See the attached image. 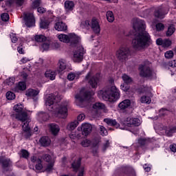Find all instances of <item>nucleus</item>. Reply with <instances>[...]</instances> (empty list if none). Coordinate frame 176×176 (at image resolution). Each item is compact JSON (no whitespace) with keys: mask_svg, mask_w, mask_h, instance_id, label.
Instances as JSON below:
<instances>
[{"mask_svg":"<svg viewBox=\"0 0 176 176\" xmlns=\"http://www.w3.org/2000/svg\"><path fill=\"white\" fill-rule=\"evenodd\" d=\"M146 27L145 21L142 19H137L133 24V28L136 33L132 39V46L138 52L145 50L152 45L151 34L145 30Z\"/></svg>","mask_w":176,"mask_h":176,"instance_id":"1","label":"nucleus"},{"mask_svg":"<svg viewBox=\"0 0 176 176\" xmlns=\"http://www.w3.org/2000/svg\"><path fill=\"white\" fill-rule=\"evenodd\" d=\"M58 97L51 94L47 98L45 104L50 112H53L57 118L65 119L68 116V104L67 102L59 103Z\"/></svg>","mask_w":176,"mask_h":176,"instance_id":"2","label":"nucleus"},{"mask_svg":"<svg viewBox=\"0 0 176 176\" xmlns=\"http://www.w3.org/2000/svg\"><path fill=\"white\" fill-rule=\"evenodd\" d=\"M13 111L14 113L12 116L19 120L22 122L23 124L22 125L23 131L22 135H23L25 140H30L32 137V132L31 131V127H30V122L28 120V113L24 111V105L22 104H15L13 107Z\"/></svg>","mask_w":176,"mask_h":176,"instance_id":"3","label":"nucleus"},{"mask_svg":"<svg viewBox=\"0 0 176 176\" xmlns=\"http://www.w3.org/2000/svg\"><path fill=\"white\" fill-rule=\"evenodd\" d=\"M99 97H102L104 101L109 102H115L120 98V91L116 86H112L110 88H106L98 91Z\"/></svg>","mask_w":176,"mask_h":176,"instance_id":"4","label":"nucleus"},{"mask_svg":"<svg viewBox=\"0 0 176 176\" xmlns=\"http://www.w3.org/2000/svg\"><path fill=\"white\" fill-rule=\"evenodd\" d=\"M82 166V158H78L74 160L71 164V168L73 173H78L77 176H84L85 175V167H81Z\"/></svg>","mask_w":176,"mask_h":176,"instance_id":"5","label":"nucleus"},{"mask_svg":"<svg viewBox=\"0 0 176 176\" xmlns=\"http://www.w3.org/2000/svg\"><path fill=\"white\" fill-rule=\"evenodd\" d=\"M85 53H86V51L82 46L78 47L76 50L74 52L73 61H74V63H82Z\"/></svg>","mask_w":176,"mask_h":176,"instance_id":"6","label":"nucleus"},{"mask_svg":"<svg viewBox=\"0 0 176 176\" xmlns=\"http://www.w3.org/2000/svg\"><path fill=\"white\" fill-rule=\"evenodd\" d=\"M168 13V7L167 6H160L155 8L154 16L156 19H164V16Z\"/></svg>","mask_w":176,"mask_h":176,"instance_id":"7","label":"nucleus"},{"mask_svg":"<svg viewBox=\"0 0 176 176\" xmlns=\"http://www.w3.org/2000/svg\"><path fill=\"white\" fill-rule=\"evenodd\" d=\"M85 80H87L88 85H89L92 89H97L98 82H100L98 77L96 76H91V72H90L85 76Z\"/></svg>","mask_w":176,"mask_h":176,"instance_id":"8","label":"nucleus"},{"mask_svg":"<svg viewBox=\"0 0 176 176\" xmlns=\"http://www.w3.org/2000/svg\"><path fill=\"white\" fill-rule=\"evenodd\" d=\"M140 76L142 78H152L153 72L149 67H145L144 65L139 66Z\"/></svg>","mask_w":176,"mask_h":176,"instance_id":"9","label":"nucleus"},{"mask_svg":"<svg viewBox=\"0 0 176 176\" xmlns=\"http://www.w3.org/2000/svg\"><path fill=\"white\" fill-rule=\"evenodd\" d=\"M12 162L10 158L7 157L5 155L0 156V167H1L3 171H8L9 168L12 166Z\"/></svg>","mask_w":176,"mask_h":176,"instance_id":"10","label":"nucleus"},{"mask_svg":"<svg viewBox=\"0 0 176 176\" xmlns=\"http://www.w3.org/2000/svg\"><path fill=\"white\" fill-rule=\"evenodd\" d=\"M129 54L130 50L127 47H120V50L116 52V57L120 60V61L126 60V58L129 57Z\"/></svg>","mask_w":176,"mask_h":176,"instance_id":"11","label":"nucleus"},{"mask_svg":"<svg viewBox=\"0 0 176 176\" xmlns=\"http://www.w3.org/2000/svg\"><path fill=\"white\" fill-rule=\"evenodd\" d=\"M23 20L26 27H28V28H31V27L35 25V16H34V14L32 13L25 14Z\"/></svg>","mask_w":176,"mask_h":176,"instance_id":"12","label":"nucleus"},{"mask_svg":"<svg viewBox=\"0 0 176 176\" xmlns=\"http://www.w3.org/2000/svg\"><path fill=\"white\" fill-rule=\"evenodd\" d=\"M80 130L82 131V135H84L85 137H87V135H89V134L91 133L93 130V126H91V124L89 123H85L82 124Z\"/></svg>","mask_w":176,"mask_h":176,"instance_id":"13","label":"nucleus"},{"mask_svg":"<svg viewBox=\"0 0 176 176\" xmlns=\"http://www.w3.org/2000/svg\"><path fill=\"white\" fill-rule=\"evenodd\" d=\"M120 171L122 174H125L126 175L135 176V174H137L135 170L130 166H122Z\"/></svg>","mask_w":176,"mask_h":176,"instance_id":"14","label":"nucleus"},{"mask_svg":"<svg viewBox=\"0 0 176 176\" xmlns=\"http://www.w3.org/2000/svg\"><path fill=\"white\" fill-rule=\"evenodd\" d=\"M91 28L95 34H100V31H101L100 23H98V21L96 19V18H93L91 20Z\"/></svg>","mask_w":176,"mask_h":176,"instance_id":"15","label":"nucleus"},{"mask_svg":"<svg viewBox=\"0 0 176 176\" xmlns=\"http://www.w3.org/2000/svg\"><path fill=\"white\" fill-rule=\"evenodd\" d=\"M126 122L127 124H129L130 126H135V127H138V126L141 124V120H140V119L131 117H128L126 118Z\"/></svg>","mask_w":176,"mask_h":176,"instance_id":"16","label":"nucleus"},{"mask_svg":"<svg viewBox=\"0 0 176 176\" xmlns=\"http://www.w3.org/2000/svg\"><path fill=\"white\" fill-rule=\"evenodd\" d=\"M75 98H76V102L77 105H78V107H83L82 104L86 100L85 99V96H83L82 92L81 91L80 94H76Z\"/></svg>","mask_w":176,"mask_h":176,"instance_id":"17","label":"nucleus"},{"mask_svg":"<svg viewBox=\"0 0 176 176\" xmlns=\"http://www.w3.org/2000/svg\"><path fill=\"white\" fill-rule=\"evenodd\" d=\"M69 43L71 46H76L79 43V36L75 34V33L69 34Z\"/></svg>","mask_w":176,"mask_h":176,"instance_id":"18","label":"nucleus"},{"mask_svg":"<svg viewBox=\"0 0 176 176\" xmlns=\"http://www.w3.org/2000/svg\"><path fill=\"white\" fill-rule=\"evenodd\" d=\"M54 28L56 31H67L68 26H67L65 23L60 21L55 23Z\"/></svg>","mask_w":176,"mask_h":176,"instance_id":"19","label":"nucleus"},{"mask_svg":"<svg viewBox=\"0 0 176 176\" xmlns=\"http://www.w3.org/2000/svg\"><path fill=\"white\" fill-rule=\"evenodd\" d=\"M51 142L52 141L50 140V138L47 136H43L39 140L41 146H44L45 148L49 146Z\"/></svg>","mask_w":176,"mask_h":176,"instance_id":"20","label":"nucleus"},{"mask_svg":"<svg viewBox=\"0 0 176 176\" xmlns=\"http://www.w3.org/2000/svg\"><path fill=\"white\" fill-rule=\"evenodd\" d=\"M49 127L52 135H57L60 132V126L57 124L52 123Z\"/></svg>","mask_w":176,"mask_h":176,"instance_id":"21","label":"nucleus"},{"mask_svg":"<svg viewBox=\"0 0 176 176\" xmlns=\"http://www.w3.org/2000/svg\"><path fill=\"white\" fill-rule=\"evenodd\" d=\"M131 105V101L129 99L124 100L118 104V107L121 111H124V109H127Z\"/></svg>","mask_w":176,"mask_h":176,"instance_id":"22","label":"nucleus"},{"mask_svg":"<svg viewBox=\"0 0 176 176\" xmlns=\"http://www.w3.org/2000/svg\"><path fill=\"white\" fill-rule=\"evenodd\" d=\"M104 122L107 124V126H111L112 127H116V129H118L119 126H120V124L118 123L116 120L111 118H104Z\"/></svg>","mask_w":176,"mask_h":176,"instance_id":"23","label":"nucleus"},{"mask_svg":"<svg viewBox=\"0 0 176 176\" xmlns=\"http://www.w3.org/2000/svg\"><path fill=\"white\" fill-rule=\"evenodd\" d=\"M49 25H50V21L45 18L43 19H41L40 28H41V30H47V28H49Z\"/></svg>","mask_w":176,"mask_h":176,"instance_id":"24","label":"nucleus"},{"mask_svg":"<svg viewBox=\"0 0 176 176\" xmlns=\"http://www.w3.org/2000/svg\"><path fill=\"white\" fill-rule=\"evenodd\" d=\"M45 76L47 79L54 80V79H56V72L53 70H47L45 73Z\"/></svg>","mask_w":176,"mask_h":176,"instance_id":"25","label":"nucleus"},{"mask_svg":"<svg viewBox=\"0 0 176 176\" xmlns=\"http://www.w3.org/2000/svg\"><path fill=\"white\" fill-rule=\"evenodd\" d=\"M75 8V3L72 1L67 0L65 2V9L72 11Z\"/></svg>","mask_w":176,"mask_h":176,"instance_id":"26","label":"nucleus"},{"mask_svg":"<svg viewBox=\"0 0 176 176\" xmlns=\"http://www.w3.org/2000/svg\"><path fill=\"white\" fill-rule=\"evenodd\" d=\"M135 92L138 94V96H142V94L146 93V88L144 85L138 86L135 88Z\"/></svg>","mask_w":176,"mask_h":176,"instance_id":"27","label":"nucleus"},{"mask_svg":"<svg viewBox=\"0 0 176 176\" xmlns=\"http://www.w3.org/2000/svg\"><path fill=\"white\" fill-rule=\"evenodd\" d=\"M78 124L79 122H78V120H74L67 124V130H69V131H74V129L76 127H78Z\"/></svg>","mask_w":176,"mask_h":176,"instance_id":"28","label":"nucleus"},{"mask_svg":"<svg viewBox=\"0 0 176 176\" xmlns=\"http://www.w3.org/2000/svg\"><path fill=\"white\" fill-rule=\"evenodd\" d=\"M82 93L84 98L85 99V101H89V100H91V97H93L94 95V91H85Z\"/></svg>","mask_w":176,"mask_h":176,"instance_id":"29","label":"nucleus"},{"mask_svg":"<svg viewBox=\"0 0 176 176\" xmlns=\"http://www.w3.org/2000/svg\"><path fill=\"white\" fill-rule=\"evenodd\" d=\"M58 38L60 42H63L64 43H69V34L67 35L61 34L58 35Z\"/></svg>","mask_w":176,"mask_h":176,"instance_id":"30","label":"nucleus"},{"mask_svg":"<svg viewBox=\"0 0 176 176\" xmlns=\"http://www.w3.org/2000/svg\"><path fill=\"white\" fill-rule=\"evenodd\" d=\"M38 94L39 91L30 89L26 91L25 96H27V97H36V96H38Z\"/></svg>","mask_w":176,"mask_h":176,"instance_id":"31","label":"nucleus"},{"mask_svg":"<svg viewBox=\"0 0 176 176\" xmlns=\"http://www.w3.org/2000/svg\"><path fill=\"white\" fill-rule=\"evenodd\" d=\"M38 118L41 119V120H43V122H47V120H49V118H50V116H49V113H47L41 111L38 113Z\"/></svg>","mask_w":176,"mask_h":176,"instance_id":"32","label":"nucleus"},{"mask_svg":"<svg viewBox=\"0 0 176 176\" xmlns=\"http://www.w3.org/2000/svg\"><path fill=\"white\" fill-rule=\"evenodd\" d=\"M106 17L109 23H113V21H115V15L112 11H107L106 13Z\"/></svg>","mask_w":176,"mask_h":176,"instance_id":"33","label":"nucleus"},{"mask_svg":"<svg viewBox=\"0 0 176 176\" xmlns=\"http://www.w3.org/2000/svg\"><path fill=\"white\" fill-rule=\"evenodd\" d=\"M122 78L125 85H130V83H133V78L126 74L122 75Z\"/></svg>","mask_w":176,"mask_h":176,"instance_id":"34","label":"nucleus"},{"mask_svg":"<svg viewBox=\"0 0 176 176\" xmlns=\"http://www.w3.org/2000/svg\"><path fill=\"white\" fill-rule=\"evenodd\" d=\"M58 66L59 68L58 69L59 72H63V71H64V69H65L67 67V63H65L63 59H60L58 61Z\"/></svg>","mask_w":176,"mask_h":176,"instance_id":"35","label":"nucleus"},{"mask_svg":"<svg viewBox=\"0 0 176 176\" xmlns=\"http://www.w3.org/2000/svg\"><path fill=\"white\" fill-rule=\"evenodd\" d=\"M47 40V38L46 37V36L43 34L36 35L34 37V41L38 43L46 42Z\"/></svg>","mask_w":176,"mask_h":176,"instance_id":"36","label":"nucleus"},{"mask_svg":"<svg viewBox=\"0 0 176 176\" xmlns=\"http://www.w3.org/2000/svg\"><path fill=\"white\" fill-rule=\"evenodd\" d=\"M140 102L142 104H151V102H152V99L151 98V97L149 96H142L140 98Z\"/></svg>","mask_w":176,"mask_h":176,"instance_id":"37","label":"nucleus"},{"mask_svg":"<svg viewBox=\"0 0 176 176\" xmlns=\"http://www.w3.org/2000/svg\"><path fill=\"white\" fill-rule=\"evenodd\" d=\"M19 156L23 157V159H28L30 157V152L25 149H21Z\"/></svg>","mask_w":176,"mask_h":176,"instance_id":"38","label":"nucleus"},{"mask_svg":"<svg viewBox=\"0 0 176 176\" xmlns=\"http://www.w3.org/2000/svg\"><path fill=\"white\" fill-rule=\"evenodd\" d=\"M105 108V104L101 102H96L93 104V109L100 111V109H104Z\"/></svg>","mask_w":176,"mask_h":176,"instance_id":"39","label":"nucleus"},{"mask_svg":"<svg viewBox=\"0 0 176 176\" xmlns=\"http://www.w3.org/2000/svg\"><path fill=\"white\" fill-rule=\"evenodd\" d=\"M176 133V126H173L169 129H166L165 133L167 137H173V134Z\"/></svg>","mask_w":176,"mask_h":176,"instance_id":"40","label":"nucleus"},{"mask_svg":"<svg viewBox=\"0 0 176 176\" xmlns=\"http://www.w3.org/2000/svg\"><path fill=\"white\" fill-rule=\"evenodd\" d=\"M174 32H175V27L174 26V25H170L168 28V30L166 32V36H171V35H173Z\"/></svg>","mask_w":176,"mask_h":176,"instance_id":"41","label":"nucleus"},{"mask_svg":"<svg viewBox=\"0 0 176 176\" xmlns=\"http://www.w3.org/2000/svg\"><path fill=\"white\" fill-rule=\"evenodd\" d=\"M91 24L89 20H86L85 22H82L80 24V28L85 30H90Z\"/></svg>","mask_w":176,"mask_h":176,"instance_id":"42","label":"nucleus"},{"mask_svg":"<svg viewBox=\"0 0 176 176\" xmlns=\"http://www.w3.org/2000/svg\"><path fill=\"white\" fill-rule=\"evenodd\" d=\"M46 20H53L54 19V15H53V12L52 10H49L45 13V17L44 18Z\"/></svg>","mask_w":176,"mask_h":176,"instance_id":"43","label":"nucleus"},{"mask_svg":"<svg viewBox=\"0 0 176 176\" xmlns=\"http://www.w3.org/2000/svg\"><path fill=\"white\" fill-rule=\"evenodd\" d=\"M81 145L84 148H89L91 145V140L89 139H85L81 142Z\"/></svg>","mask_w":176,"mask_h":176,"instance_id":"44","label":"nucleus"},{"mask_svg":"<svg viewBox=\"0 0 176 176\" xmlns=\"http://www.w3.org/2000/svg\"><path fill=\"white\" fill-rule=\"evenodd\" d=\"M7 100H14L16 98V94L13 93L12 91H8L6 94Z\"/></svg>","mask_w":176,"mask_h":176,"instance_id":"45","label":"nucleus"},{"mask_svg":"<svg viewBox=\"0 0 176 176\" xmlns=\"http://www.w3.org/2000/svg\"><path fill=\"white\" fill-rule=\"evenodd\" d=\"M17 88L19 89V90H21V91H24V90L27 89V85L25 84V82L24 81L19 82L18 84Z\"/></svg>","mask_w":176,"mask_h":176,"instance_id":"46","label":"nucleus"},{"mask_svg":"<svg viewBox=\"0 0 176 176\" xmlns=\"http://www.w3.org/2000/svg\"><path fill=\"white\" fill-rule=\"evenodd\" d=\"M100 134L102 137H105L106 135H108V131L107 130V129L104 127V126H100Z\"/></svg>","mask_w":176,"mask_h":176,"instance_id":"47","label":"nucleus"},{"mask_svg":"<svg viewBox=\"0 0 176 176\" xmlns=\"http://www.w3.org/2000/svg\"><path fill=\"white\" fill-rule=\"evenodd\" d=\"M109 146H111V142H109V140H107L102 147V152H107V149H108Z\"/></svg>","mask_w":176,"mask_h":176,"instance_id":"48","label":"nucleus"},{"mask_svg":"<svg viewBox=\"0 0 176 176\" xmlns=\"http://www.w3.org/2000/svg\"><path fill=\"white\" fill-rule=\"evenodd\" d=\"M170 45H172L171 41L169 39H164L162 47H170Z\"/></svg>","mask_w":176,"mask_h":176,"instance_id":"49","label":"nucleus"},{"mask_svg":"<svg viewBox=\"0 0 176 176\" xmlns=\"http://www.w3.org/2000/svg\"><path fill=\"white\" fill-rule=\"evenodd\" d=\"M1 19L2 21H5V22L9 21V19H10L9 14L8 13L1 14Z\"/></svg>","mask_w":176,"mask_h":176,"instance_id":"50","label":"nucleus"},{"mask_svg":"<svg viewBox=\"0 0 176 176\" xmlns=\"http://www.w3.org/2000/svg\"><path fill=\"white\" fill-rule=\"evenodd\" d=\"M165 58H173L174 57V52L171 50L167 51L164 54Z\"/></svg>","mask_w":176,"mask_h":176,"instance_id":"51","label":"nucleus"},{"mask_svg":"<svg viewBox=\"0 0 176 176\" xmlns=\"http://www.w3.org/2000/svg\"><path fill=\"white\" fill-rule=\"evenodd\" d=\"M41 6V0H34L32 3L33 9H38Z\"/></svg>","mask_w":176,"mask_h":176,"instance_id":"52","label":"nucleus"},{"mask_svg":"<svg viewBox=\"0 0 176 176\" xmlns=\"http://www.w3.org/2000/svg\"><path fill=\"white\" fill-rule=\"evenodd\" d=\"M155 28L157 31H163L164 30V25L162 23H158L156 24Z\"/></svg>","mask_w":176,"mask_h":176,"instance_id":"53","label":"nucleus"},{"mask_svg":"<svg viewBox=\"0 0 176 176\" xmlns=\"http://www.w3.org/2000/svg\"><path fill=\"white\" fill-rule=\"evenodd\" d=\"M50 45L47 43H44L41 45V49H43V52H45L46 50H49Z\"/></svg>","mask_w":176,"mask_h":176,"instance_id":"54","label":"nucleus"},{"mask_svg":"<svg viewBox=\"0 0 176 176\" xmlns=\"http://www.w3.org/2000/svg\"><path fill=\"white\" fill-rule=\"evenodd\" d=\"M138 144L140 146H145L146 144V140L145 138H140L138 139Z\"/></svg>","mask_w":176,"mask_h":176,"instance_id":"55","label":"nucleus"},{"mask_svg":"<svg viewBox=\"0 0 176 176\" xmlns=\"http://www.w3.org/2000/svg\"><path fill=\"white\" fill-rule=\"evenodd\" d=\"M164 65H165V67H167V65H168V67H171L172 68H175L176 67V60H173L171 62H170L168 63V65H167L166 63H164Z\"/></svg>","mask_w":176,"mask_h":176,"instance_id":"56","label":"nucleus"},{"mask_svg":"<svg viewBox=\"0 0 176 176\" xmlns=\"http://www.w3.org/2000/svg\"><path fill=\"white\" fill-rule=\"evenodd\" d=\"M10 38L12 43H16L19 41V38L16 36V34L12 33V34H10Z\"/></svg>","mask_w":176,"mask_h":176,"instance_id":"57","label":"nucleus"},{"mask_svg":"<svg viewBox=\"0 0 176 176\" xmlns=\"http://www.w3.org/2000/svg\"><path fill=\"white\" fill-rule=\"evenodd\" d=\"M6 85H8V86H12V85H13L14 83V78H10L9 79H7L6 80Z\"/></svg>","mask_w":176,"mask_h":176,"instance_id":"58","label":"nucleus"},{"mask_svg":"<svg viewBox=\"0 0 176 176\" xmlns=\"http://www.w3.org/2000/svg\"><path fill=\"white\" fill-rule=\"evenodd\" d=\"M129 84H124L121 85L120 87L123 91H128L130 90V86L128 85Z\"/></svg>","mask_w":176,"mask_h":176,"instance_id":"59","label":"nucleus"},{"mask_svg":"<svg viewBox=\"0 0 176 176\" xmlns=\"http://www.w3.org/2000/svg\"><path fill=\"white\" fill-rule=\"evenodd\" d=\"M76 77V74H75V73H70L67 75L68 80H74V79H75Z\"/></svg>","mask_w":176,"mask_h":176,"instance_id":"60","label":"nucleus"},{"mask_svg":"<svg viewBox=\"0 0 176 176\" xmlns=\"http://www.w3.org/2000/svg\"><path fill=\"white\" fill-rule=\"evenodd\" d=\"M85 118H86V116H85V114L81 113L78 116L77 122H82V121L85 120Z\"/></svg>","mask_w":176,"mask_h":176,"instance_id":"61","label":"nucleus"},{"mask_svg":"<svg viewBox=\"0 0 176 176\" xmlns=\"http://www.w3.org/2000/svg\"><path fill=\"white\" fill-rule=\"evenodd\" d=\"M35 168H36V170H38V171H41V170H42V168H43V165H42L41 161L38 162L37 164H36Z\"/></svg>","mask_w":176,"mask_h":176,"instance_id":"62","label":"nucleus"},{"mask_svg":"<svg viewBox=\"0 0 176 176\" xmlns=\"http://www.w3.org/2000/svg\"><path fill=\"white\" fill-rule=\"evenodd\" d=\"M30 160L32 163H39L41 160H39L36 156H32Z\"/></svg>","mask_w":176,"mask_h":176,"instance_id":"63","label":"nucleus"},{"mask_svg":"<svg viewBox=\"0 0 176 176\" xmlns=\"http://www.w3.org/2000/svg\"><path fill=\"white\" fill-rule=\"evenodd\" d=\"M54 164H53V163H50L49 164L47 167H46V171L47 173H50V171H52V170H53V167H54Z\"/></svg>","mask_w":176,"mask_h":176,"instance_id":"64","label":"nucleus"}]
</instances>
